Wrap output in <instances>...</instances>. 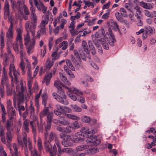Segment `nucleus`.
<instances>
[{"instance_id":"nucleus-37","label":"nucleus","mask_w":156,"mask_h":156,"mask_svg":"<svg viewBox=\"0 0 156 156\" xmlns=\"http://www.w3.org/2000/svg\"><path fill=\"white\" fill-rule=\"evenodd\" d=\"M17 37L16 38V41H19V42L22 41V31L20 29H17L16 30Z\"/></svg>"},{"instance_id":"nucleus-64","label":"nucleus","mask_w":156,"mask_h":156,"mask_svg":"<svg viewBox=\"0 0 156 156\" xmlns=\"http://www.w3.org/2000/svg\"><path fill=\"white\" fill-rule=\"evenodd\" d=\"M71 111V110L70 109L67 107H65L63 108V109L62 110V112L64 114L65 117V114H67L66 113H70Z\"/></svg>"},{"instance_id":"nucleus-29","label":"nucleus","mask_w":156,"mask_h":156,"mask_svg":"<svg viewBox=\"0 0 156 156\" xmlns=\"http://www.w3.org/2000/svg\"><path fill=\"white\" fill-rule=\"evenodd\" d=\"M0 49L2 53L3 51V48L5 47L4 34L2 32L1 33L0 35Z\"/></svg>"},{"instance_id":"nucleus-9","label":"nucleus","mask_w":156,"mask_h":156,"mask_svg":"<svg viewBox=\"0 0 156 156\" xmlns=\"http://www.w3.org/2000/svg\"><path fill=\"white\" fill-rule=\"evenodd\" d=\"M7 53H5L3 57V64L7 66L10 62L13 63L14 61L15 57L11 52L9 46L7 47Z\"/></svg>"},{"instance_id":"nucleus-59","label":"nucleus","mask_w":156,"mask_h":156,"mask_svg":"<svg viewBox=\"0 0 156 156\" xmlns=\"http://www.w3.org/2000/svg\"><path fill=\"white\" fill-rule=\"evenodd\" d=\"M120 12L121 15L122 16L124 17L127 16V12L124 8H121L120 9Z\"/></svg>"},{"instance_id":"nucleus-28","label":"nucleus","mask_w":156,"mask_h":156,"mask_svg":"<svg viewBox=\"0 0 156 156\" xmlns=\"http://www.w3.org/2000/svg\"><path fill=\"white\" fill-rule=\"evenodd\" d=\"M110 25L113 30H114L115 31H118L120 35L122 34L119 28V26L116 22L113 21L112 22L110 23Z\"/></svg>"},{"instance_id":"nucleus-40","label":"nucleus","mask_w":156,"mask_h":156,"mask_svg":"<svg viewBox=\"0 0 156 156\" xmlns=\"http://www.w3.org/2000/svg\"><path fill=\"white\" fill-rule=\"evenodd\" d=\"M42 104L44 105V107L46 106V103L47 101L48 96L46 93L42 95Z\"/></svg>"},{"instance_id":"nucleus-34","label":"nucleus","mask_w":156,"mask_h":156,"mask_svg":"<svg viewBox=\"0 0 156 156\" xmlns=\"http://www.w3.org/2000/svg\"><path fill=\"white\" fill-rule=\"evenodd\" d=\"M60 78L65 84L66 85L69 86L70 85L69 81L67 79L66 77L62 74L60 75Z\"/></svg>"},{"instance_id":"nucleus-52","label":"nucleus","mask_w":156,"mask_h":156,"mask_svg":"<svg viewBox=\"0 0 156 156\" xmlns=\"http://www.w3.org/2000/svg\"><path fill=\"white\" fill-rule=\"evenodd\" d=\"M20 66L22 71V74L23 75L25 73V66L24 63H23L22 61H20Z\"/></svg>"},{"instance_id":"nucleus-49","label":"nucleus","mask_w":156,"mask_h":156,"mask_svg":"<svg viewBox=\"0 0 156 156\" xmlns=\"http://www.w3.org/2000/svg\"><path fill=\"white\" fill-rule=\"evenodd\" d=\"M34 122V121H31L30 122V124L32 128L33 133L34 134H36V126Z\"/></svg>"},{"instance_id":"nucleus-11","label":"nucleus","mask_w":156,"mask_h":156,"mask_svg":"<svg viewBox=\"0 0 156 156\" xmlns=\"http://www.w3.org/2000/svg\"><path fill=\"white\" fill-rule=\"evenodd\" d=\"M54 85L57 89L58 93L59 96L60 97H62L63 99H66V96L64 94V91L63 89H62V87L66 88V87H67L66 86L59 80L55 81L54 83Z\"/></svg>"},{"instance_id":"nucleus-1","label":"nucleus","mask_w":156,"mask_h":156,"mask_svg":"<svg viewBox=\"0 0 156 156\" xmlns=\"http://www.w3.org/2000/svg\"><path fill=\"white\" fill-rule=\"evenodd\" d=\"M17 141L19 144L22 147H24V154L26 156H29L27 145L31 153V156H41L37 153V150L32 148L31 142L29 138H27V135L24 133L23 135V142L20 136H18Z\"/></svg>"},{"instance_id":"nucleus-4","label":"nucleus","mask_w":156,"mask_h":156,"mask_svg":"<svg viewBox=\"0 0 156 156\" xmlns=\"http://www.w3.org/2000/svg\"><path fill=\"white\" fill-rule=\"evenodd\" d=\"M26 87L24 86L23 83L22 81H20V83L17 84L16 87V90L19 92V103L17 105L18 110L20 116L22 115V113L21 111H24L25 109L24 107L22 105H21L20 103V102L23 103L24 101V95L23 94Z\"/></svg>"},{"instance_id":"nucleus-17","label":"nucleus","mask_w":156,"mask_h":156,"mask_svg":"<svg viewBox=\"0 0 156 156\" xmlns=\"http://www.w3.org/2000/svg\"><path fill=\"white\" fill-rule=\"evenodd\" d=\"M2 119V122L4 124V126L7 131H12L13 129L12 127L13 123L12 121V120L8 119L6 121V117H5L4 119Z\"/></svg>"},{"instance_id":"nucleus-7","label":"nucleus","mask_w":156,"mask_h":156,"mask_svg":"<svg viewBox=\"0 0 156 156\" xmlns=\"http://www.w3.org/2000/svg\"><path fill=\"white\" fill-rule=\"evenodd\" d=\"M97 41L95 40V38L94 40L93 39V41L89 40L88 42V46L86 42L84 41H83L82 42V46L84 50V51L87 53L89 52V50L91 51V53L93 55H95L96 53V51L94 47V44L95 45V43H96V42Z\"/></svg>"},{"instance_id":"nucleus-61","label":"nucleus","mask_w":156,"mask_h":156,"mask_svg":"<svg viewBox=\"0 0 156 156\" xmlns=\"http://www.w3.org/2000/svg\"><path fill=\"white\" fill-rule=\"evenodd\" d=\"M80 16V14L79 12H78L77 14L75 16H72L71 17L70 19L72 21H73L76 19H79Z\"/></svg>"},{"instance_id":"nucleus-56","label":"nucleus","mask_w":156,"mask_h":156,"mask_svg":"<svg viewBox=\"0 0 156 156\" xmlns=\"http://www.w3.org/2000/svg\"><path fill=\"white\" fill-rule=\"evenodd\" d=\"M74 129H78L80 126V122L77 121H75L73 123Z\"/></svg>"},{"instance_id":"nucleus-23","label":"nucleus","mask_w":156,"mask_h":156,"mask_svg":"<svg viewBox=\"0 0 156 156\" xmlns=\"http://www.w3.org/2000/svg\"><path fill=\"white\" fill-rule=\"evenodd\" d=\"M12 131H7L6 133V138L7 141V145L9 147L11 142L12 141V136L11 133Z\"/></svg>"},{"instance_id":"nucleus-54","label":"nucleus","mask_w":156,"mask_h":156,"mask_svg":"<svg viewBox=\"0 0 156 156\" xmlns=\"http://www.w3.org/2000/svg\"><path fill=\"white\" fill-rule=\"evenodd\" d=\"M40 30L39 31L41 33V34H45L46 33L45 27L40 26Z\"/></svg>"},{"instance_id":"nucleus-22","label":"nucleus","mask_w":156,"mask_h":156,"mask_svg":"<svg viewBox=\"0 0 156 156\" xmlns=\"http://www.w3.org/2000/svg\"><path fill=\"white\" fill-rule=\"evenodd\" d=\"M52 77V74L51 73H47L44 76L42 81V83H45L46 86H48L50 83V80Z\"/></svg>"},{"instance_id":"nucleus-41","label":"nucleus","mask_w":156,"mask_h":156,"mask_svg":"<svg viewBox=\"0 0 156 156\" xmlns=\"http://www.w3.org/2000/svg\"><path fill=\"white\" fill-rule=\"evenodd\" d=\"M59 47L62 48L63 50H66L68 47V42L67 41H63L59 44Z\"/></svg>"},{"instance_id":"nucleus-8","label":"nucleus","mask_w":156,"mask_h":156,"mask_svg":"<svg viewBox=\"0 0 156 156\" xmlns=\"http://www.w3.org/2000/svg\"><path fill=\"white\" fill-rule=\"evenodd\" d=\"M29 33V32H27L26 35L24 37L25 44L28 53L33 48L35 43V37H33L32 40H30Z\"/></svg>"},{"instance_id":"nucleus-31","label":"nucleus","mask_w":156,"mask_h":156,"mask_svg":"<svg viewBox=\"0 0 156 156\" xmlns=\"http://www.w3.org/2000/svg\"><path fill=\"white\" fill-rule=\"evenodd\" d=\"M44 109L39 114L40 117L41 118H42L46 116L49 113L48 107H47L46 106L45 107H44Z\"/></svg>"},{"instance_id":"nucleus-10","label":"nucleus","mask_w":156,"mask_h":156,"mask_svg":"<svg viewBox=\"0 0 156 156\" xmlns=\"http://www.w3.org/2000/svg\"><path fill=\"white\" fill-rule=\"evenodd\" d=\"M68 90V96L74 101H76L79 95H82L83 93L80 90L75 88H70L68 87H66Z\"/></svg>"},{"instance_id":"nucleus-48","label":"nucleus","mask_w":156,"mask_h":156,"mask_svg":"<svg viewBox=\"0 0 156 156\" xmlns=\"http://www.w3.org/2000/svg\"><path fill=\"white\" fill-rule=\"evenodd\" d=\"M61 111L55 109L54 111V112L56 115L61 117H63V116H64V114L62 112H61Z\"/></svg>"},{"instance_id":"nucleus-15","label":"nucleus","mask_w":156,"mask_h":156,"mask_svg":"<svg viewBox=\"0 0 156 156\" xmlns=\"http://www.w3.org/2000/svg\"><path fill=\"white\" fill-rule=\"evenodd\" d=\"M92 134H91L89 137H87L86 141L87 143H89L90 146H97L99 144L100 140L96 136L93 135Z\"/></svg>"},{"instance_id":"nucleus-57","label":"nucleus","mask_w":156,"mask_h":156,"mask_svg":"<svg viewBox=\"0 0 156 156\" xmlns=\"http://www.w3.org/2000/svg\"><path fill=\"white\" fill-rule=\"evenodd\" d=\"M53 64V62L52 61H49L48 64L45 63L44 65V67H46V69H50L51 67L52 66Z\"/></svg>"},{"instance_id":"nucleus-44","label":"nucleus","mask_w":156,"mask_h":156,"mask_svg":"<svg viewBox=\"0 0 156 156\" xmlns=\"http://www.w3.org/2000/svg\"><path fill=\"white\" fill-rule=\"evenodd\" d=\"M39 7L40 9H38L40 11L41 10L43 13L45 14L47 10V8L41 2H40Z\"/></svg>"},{"instance_id":"nucleus-25","label":"nucleus","mask_w":156,"mask_h":156,"mask_svg":"<svg viewBox=\"0 0 156 156\" xmlns=\"http://www.w3.org/2000/svg\"><path fill=\"white\" fill-rule=\"evenodd\" d=\"M29 120L28 119H25L23 123V134L24 133H26V132H27V133H28L29 132V130L28 127L29 126Z\"/></svg>"},{"instance_id":"nucleus-36","label":"nucleus","mask_w":156,"mask_h":156,"mask_svg":"<svg viewBox=\"0 0 156 156\" xmlns=\"http://www.w3.org/2000/svg\"><path fill=\"white\" fill-rule=\"evenodd\" d=\"M65 117L68 118L72 120H76L77 121L80 120V118L78 116L75 115L68 114H65Z\"/></svg>"},{"instance_id":"nucleus-45","label":"nucleus","mask_w":156,"mask_h":156,"mask_svg":"<svg viewBox=\"0 0 156 156\" xmlns=\"http://www.w3.org/2000/svg\"><path fill=\"white\" fill-rule=\"evenodd\" d=\"M45 19L48 21L49 20V19H50V20H51V21L53 20V16L51 12H50L49 11H48L46 12Z\"/></svg>"},{"instance_id":"nucleus-55","label":"nucleus","mask_w":156,"mask_h":156,"mask_svg":"<svg viewBox=\"0 0 156 156\" xmlns=\"http://www.w3.org/2000/svg\"><path fill=\"white\" fill-rule=\"evenodd\" d=\"M26 104V110L23 113V115H22V117H23V119L24 121L26 119H25L26 118L27 116L28 113V108H27L26 106L27 105V104L26 103H25Z\"/></svg>"},{"instance_id":"nucleus-3","label":"nucleus","mask_w":156,"mask_h":156,"mask_svg":"<svg viewBox=\"0 0 156 156\" xmlns=\"http://www.w3.org/2000/svg\"><path fill=\"white\" fill-rule=\"evenodd\" d=\"M80 131V133H77L75 134L76 138H74L73 140L75 143L81 142L83 140L85 137H89L90 135L94 134L95 133L94 130H90L89 128L87 126L82 128Z\"/></svg>"},{"instance_id":"nucleus-12","label":"nucleus","mask_w":156,"mask_h":156,"mask_svg":"<svg viewBox=\"0 0 156 156\" xmlns=\"http://www.w3.org/2000/svg\"><path fill=\"white\" fill-rule=\"evenodd\" d=\"M36 23L34 22L27 21L25 23V27L27 32H31L32 36H34L35 35V30L36 27Z\"/></svg>"},{"instance_id":"nucleus-51","label":"nucleus","mask_w":156,"mask_h":156,"mask_svg":"<svg viewBox=\"0 0 156 156\" xmlns=\"http://www.w3.org/2000/svg\"><path fill=\"white\" fill-rule=\"evenodd\" d=\"M47 115V122H51L53 117V113L52 112H49Z\"/></svg>"},{"instance_id":"nucleus-43","label":"nucleus","mask_w":156,"mask_h":156,"mask_svg":"<svg viewBox=\"0 0 156 156\" xmlns=\"http://www.w3.org/2000/svg\"><path fill=\"white\" fill-rule=\"evenodd\" d=\"M69 140H62L61 142L62 145L65 147L71 146L72 145V143L71 142L69 141Z\"/></svg>"},{"instance_id":"nucleus-21","label":"nucleus","mask_w":156,"mask_h":156,"mask_svg":"<svg viewBox=\"0 0 156 156\" xmlns=\"http://www.w3.org/2000/svg\"><path fill=\"white\" fill-rule=\"evenodd\" d=\"M54 98L61 103L65 105H67L68 104V102L66 100H63L62 97H60L58 94L56 93H53L52 94Z\"/></svg>"},{"instance_id":"nucleus-5","label":"nucleus","mask_w":156,"mask_h":156,"mask_svg":"<svg viewBox=\"0 0 156 156\" xmlns=\"http://www.w3.org/2000/svg\"><path fill=\"white\" fill-rule=\"evenodd\" d=\"M95 36L96 41L98 42H101L103 48L106 50H108L109 45L105 40L106 35L104 29L102 28L99 30L98 33H97L95 34Z\"/></svg>"},{"instance_id":"nucleus-13","label":"nucleus","mask_w":156,"mask_h":156,"mask_svg":"<svg viewBox=\"0 0 156 156\" xmlns=\"http://www.w3.org/2000/svg\"><path fill=\"white\" fill-rule=\"evenodd\" d=\"M66 65H64V71L69 75L71 77L73 78L75 77V76L72 72L70 70L68 67L72 70L74 71L75 70V69L72 65L71 62L69 59H67L66 61Z\"/></svg>"},{"instance_id":"nucleus-62","label":"nucleus","mask_w":156,"mask_h":156,"mask_svg":"<svg viewBox=\"0 0 156 156\" xmlns=\"http://www.w3.org/2000/svg\"><path fill=\"white\" fill-rule=\"evenodd\" d=\"M6 104L8 110H10V109H12V108H13V107L12 106V102L9 99L7 100Z\"/></svg>"},{"instance_id":"nucleus-14","label":"nucleus","mask_w":156,"mask_h":156,"mask_svg":"<svg viewBox=\"0 0 156 156\" xmlns=\"http://www.w3.org/2000/svg\"><path fill=\"white\" fill-rule=\"evenodd\" d=\"M48 140L49 141L50 144L49 148H51V145L52 146V148H53L54 144L56 145V142L58 143V144H59V142L57 139V135L55 133L53 132H51L50 133L49 135H48Z\"/></svg>"},{"instance_id":"nucleus-50","label":"nucleus","mask_w":156,"mask_h":156,"mask_svg":"<svg viewBox=\"0 0 156 156\" xmlns=\"http://www.w3.org/2000/svg\"><path fill=\"white\" fill-rule=\"evenodd\" d=\"M14 151L13 154H12V156H18V152L17 151V148L16 144L14 143L12 146Z\"/></svg>"},{"instance_id":"nucleus-33","label":"nucleus","mask_w":156,"mask_h":156,"mask_svg":"<svg viewBox=\"0 0 156 156\" xmlns=\"http://www.w3.org/2000/svg\"><path fill=\"white\" fill-rule=\"evenodd\" d=\"M145 31L147 33H148V34L149 35H151L153 34H154L155 32V30L154 27H151L149 26H148L145 27Z\"/></svg>"},{"instance_id":"nucleus-53","label":"nucleus","mask_w":156,"mask_h":156,"mask_svg":"<svg viewBox=\"0 0 156 156\" xmlns=\"http://www.w3.org/2000/svg\"><path fill=\"white\" fill-rule=\"evenodd\" d=\"M30 18L31 21L34 22L35 23H37V17L35 13L31 14Z\"/></svg>"},{"instance_id":"nucleus-39","label":"nucleus","mask_w":156,"mask_h":156,"mask_svg":"<svg viewBox=\"0 0 156 156\" xmlns=\"http://www.w3.org/2000/svg\"><path fill=\"white\" fill-rule=\"evenodd\" d=\"M88 147V145H82L76 147V150L77 151H80L87 149Z\"/></svg>"},{"instance_id":"nucleus-24","label":"nucleus","mask_w":156,"mask_h":156,"mask_svg":"<svg viewBox=\"0 0 156 156\" xmlns=\"http://www.w3.org/2000/svg\"><path fill=\"white\" fill-rule=\"evenodd\" d=\"M74 54L76 59L73 57V55H72L71 60L73 62H75L77 60L78 61L80 62L81 60L80 59L81 57H82L81 54L80 53L79 54L76 49H75L74 50Z\"/></svg>"},{"instance_id":"nucleus-35","label":"nucleus","mask_w":156,"mask_h":156,"mask_svg":"<svg viewBox=\"0 0 156 156\" xmlns=\"http://www.w3.org/2000/svg\"><path fill=\"white\" fill-rule=\"evenodd\" d=\"M69 124V122L64 119L59 120L57 123V125L59 126H61V125L68 126Z\"/></svg>"},{"instance_id":"nucleus-16","label":"nucleus","mask_w":156,"mask_h":156,"mask_svg":"<svg viewBox=\"0 0 156 156\" xmlns=\"http://www.w3.org/2000/svg\"><path fill=\"white\" fill-rule=\"evenodd\" d=\"M105 35H110L108 40V42L110 46L112 47L114 46L116 42V40L113 34L111 28H108V32L106 33Z\"/></svg>"},{"instance_id":"nucleus-26","label":"nucleus","mask_w":156,"mask_h":156,"mask_svg":"<svg viewBox=\"0 0 156 156\" xmlns=\"http://www.w3.org/2000/svg\"><path fill=\"white\" fill-rule=\"evenodd\" d=\"M5 85L6 87L9 86V80L7 76H2L0 86L4 87Z\"/></svg>"},{"instance_id":"nucleus-27","label":"nucleus","mask_w":156,"mask_h":156,"mask_svg":"<svg viewBox=\"0 0 156 156\" xmlns=\"http://www.w3.org/2000/svg\"><path fill=\"white\" fill-rule=\"evenodd\" d=\"M6 36L9 41L13 39V27H12V26L9 27V30L6 33Z\"/></svg>"},{"instance_id":"nucleus-6","label":"nucleus","mask_w":156,"mask_h":156,"mask_svg":"<svg viewBox=\"0 0 156 156\" xmlns=\"http://www.w3.org/2000/svg\"><path fill=\"white\" fill-rule=\"evenodd\" d=\"M9 74L11 79V83L12 87L14 86V83L16 84L19 82L20 73L19 72L15 69L14 65L10 64Z\"/></svg>"},{"instance_id":"nucleus-19","label":"nucleus","mask_w":156,"mask_h":156,"mask_svg":"<svg viewBox=\"0 0 156 156\" xmlns=\"http://www.w3.org/2000/svg\"><path fill=\"white\" fill-rule=\"evenodd\" d=\"M11 6L13 10L16 9L19 12L21 10L20 2V1L16 2L15 0H10Z\"/></svg>"},{"instance_id":"nucleus-47","label":"nucleus","mask_w":156,"mask_h":156,"mask_svg":"<svg viewBox=\"0 0 156 156\" xmlns=\"http://www.w3.org/2000/svg\"><path fill=\"white\" fill-rule=\"evenodd\" d=\"M0 106L1 108L2 111V118L3 119H5V115L6 114L5 109L3 105L1 104L0 105Z\"/></svg>"},{"instance_id":"nucleus-30","label":"nucleus","mask_w":156,"mask_h":156,"mask_svg":"<svg viewBox=\"0 0 156 156\" xmlns=\"http://www.w3.org/2000/svg\"><path fill=\"white\" fill-rule=\"evenodd\" d=\"M139 5L145 9H151L153 8L152 5L150 4L145 3L143 1L139 2Z\"/></svg>"},{"instance_id":"nucleus-42","label":"nucleus","mask_w":156,"mask_h":156,"mask_svg":"<svg viewBox=\"0 0 156 156\" xmlns=\"http://www.w3.org/2000/svg\"><path fill=\"white\" fill-rule=\"evenodd\" d=\"M80 119L82 122L85 123H89L91 121V118L90 117L87 116H82Z\"/></svg>"},{"instance_id":"nucleus-46","label":"nucleus","mask_w":156,"mask_h":156,"mask_svg":"<svg viewBox=\"0 0 156 156\" xmlns=\"http://www.w3.org/2000/svg\"><path fill=\"white\" fill-rule=\"evenodd\" d=\"M72 108L74 112H80L81 111V108L79 106L76 105H71Z\"/></svg>"},{"instance_id":"nucleus-60","label":"nucleus","mask_w":156,"mask_h":156,"mask_svg":"<svg viewBox=\"0 0 156 156\" xmlns=\"http://www.w3.org/2000/svg\"><path fill=\"white\" fill-rule=\"evenodd\" d=\"M13 47L14 51L17 54H18L19 52V51L18 50V43L16 42L14 43L13 44Z\"/></svg>"},{"instance_id":"nucleus-18","label":"nucleus","mask_w":156,"mask_h":156,"mask_svg":"<svg viewBox=\"0 0 156 156\" xmlns=\"http://www.w3.org/2000/svg\"><path fill=\"white\" fill-rule=\"evenodd\" d=\"M4 17L5 19L7 18L8 15L11 13L10 12V5L9 2L6 1L4 3Z\"/></svg>"},{"instance_id":"nucleus-2","label":"nucleus","mask_w":156,"mask_h":156,"mask_svg":"<svg viewBox=\"0 0 156 156\" xmlns=\"http://www.w3.org/2000/svg\"><path fill=\"white\" fill-rule=\"evenodd\" d=\"M51 126V122H47V125L45 127L46 131L44 133V148L46 151L47 153H49L50 156H60L58 154H57V150L56 146L54 144L53 148L51 145V148H49L50 144L48 140V131L50 129Z\"/></svg>"},{"instance_id":"nucleus-63","label":"nucleus","mask_w":156,"mask_h":156,"mask_svg":"<svg viewBox=\"0 0 156 156\" xmlns=\"http://www.w3.org/2000/svg\"><path fill=\"white\" fill-rule=\"evenodd\" d=\"M5 129L2 126H0V136H5Z\"/></svg>"},{"instance_id":"nucleus-58","label":"nucleus","mask_w":156,"mask_h":156,"mask_svg":"<svg viewBox=\"0 0 156 156\" xmlns=\"http://www.w3.org/2000/svg\"><path fill=\"white\" fill-rule=\"evenodd\" d=\"M5 88L4 87L0 86V95L1 97L3 98L5 95Z\"/></svg>"},{"instance_id":"nucleus-20","label":"nucleus","mask_w":156,"mask_h":156,"mask_svg":"<svg viewBox=\"0 0 156 156\" xmlns=\"http://www.w3.org/2000/svg\"><path fill=\"white\" fill-rule=\"evenodd\" d=\"M56 145L58 147V151L59 153L65 152L66 153L69 154L72 153L73 152V150L72 148L68 147L64 148L62 150L60 144H58L57 142H56Z\"/></svg>"},{"instance_id":"nucleus-32","label":"nucleus","mask_w":156,"mask_h":156,"mask_svg":"<svg viewBox=\"0 0 156 156\" xmlns=\"http://www.w3.org/2000/svg\"><path fill=\"white\" fill-rule=\"evenodd\" d=\"M9 112V117L10 120H12L14 119V117L16 115V112L14 108H12V109L10 110H8Z\"/></svg>"},{"instance_id":"nucleus-38","label":"nucleus","mask_w":156,"mask_h":156,"mask_svg":"<svg viewBox=\"0 0 156 156\" xmlns=\"http://www.w3.org/2000/svg\"><path fill=\"white\" fill-rule=\"evenodd\" d=\"M59 136L63 140H70L71 139L70 136L63 133H61L60 134Z\"/></svg>"}]
</instances>
